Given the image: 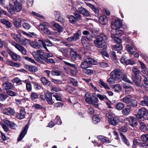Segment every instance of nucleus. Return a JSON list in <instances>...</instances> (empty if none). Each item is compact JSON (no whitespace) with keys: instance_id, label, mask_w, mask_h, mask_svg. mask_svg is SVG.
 I'll return each instance as SVG.
<instances>
[{"instance_id":"2f4dec72","label":"nucleus","mask_w":148,"mask_h":148,"mask_svg":"<svg viewBox=\"0 0 148 148\" xmlns=\"http://www.w3.org/2000/svg\"><path fill=\"white\" fill-rule=\"evenodd\" d=\"M8 53L11 58L14 61H16L17 60L18 56L16 53L13 52L11 50L9 51Z\"/></svg>"},{"instance_id":"7ed1b4c3","label":"nucleus","mask_w":148,"mask_h":148,"mask_svg":"<svg viewBox=\"0 0 148 148\" xmlns=\"http://www.w3.org/2000/svg\"><path fill=\"white\" fill-rule=\"evenodd\" d=\"M95 64L96 62L93 59L88 57L81 63L80 66L83 69L90 67L91 64L94 65Z\"/></svg>"},{"instance_id":"bf43d9fd","label":"nucleus","mask_w":148,"mask_h":148,"mask_svg":"<svg viewBox=\"0 0 148 148\" xmlns=\"http://www.w3.org/2000/svg\"><path fill=\"white\" fill-rule=\"evenodd\" d=\"M81 42L82 45L84 47L87 46L86 45L88 43V41L85 37H82L81 38Z\"/></svg>"},{"instance_id":"7c9ffc66","label":"nucleus","mask_w":148,"mask_h":148,"mask_svg":"<svg viewBox=\"0 0 148 148\" xmlns=\"http://www.w3.org/2000/svg\"><path fill=\"white\" fill-rule=\"evenodd\" d=\"M133 143H136L140 147H144L147 145V144L145 143L141 142L140 140L139 139L134 140Z\"/></svg>"},{"instance_id":"a18cd8bd","label":"nucleus","mask_w":148,"mask_h":148,"mask_svg":"<svg viewBox=\"0 0 148 148\" xmlns=\"http://www.w3.org/2000/svg\"><path fill=\"white\" fill-rule=\"evenodd\" d=\"M132 71L134 75H139L140 71L137 66H133L132 69Z\"/></svg>"},{"instance_id":"c03bdc74","label":"nucleus","mask_w":148,"mask_h":148,"mask_svg":"<svg viewBox=\"0 0 148 148\" xmlns=\"http://www.w3.org/2000/svg\"><path fill=\"white\" fill-rule=\"evenodd\" d=\"M115 34H112L111 35V37L112 39H114V41L117 43L120 44L121 42V40L119 37L116 36Z\"/></svg>"},{"instance_id":"5fc2aeb1","label":"nucleus","mask_w":148,"mask_h":148,"mask_svg":"<svg viewBox=\"0 0 148 148\" xmlns=\"http://www.w3.org/2000/svg\"><path fill=\"white\" fill-rule=\"evenodd\" d=\"M55 124L60 125L62 123V121L61 120L60 117L58 115H57L53 121Z\"/></svg>"},{"instance_id":"052dcab7","label":"nucleus","mask_w":148,"mask_h":148,"mask_svg":"<svg viewBox=\"0 0 148 148\" xmlns=\"http://www.w3.org/2000/svg\"><path fill=\"white\" fill-rule=\"evenodd\" d=\"M83 71L85 73L89 75H91L93 72V71L92 70L88 69L87 68L83 69Z\"/></svg>"},{"instance_id":"9b49d317","label":"nucleus","mask_w":148,"mask_h":148,"mask_svg":"<svg viewBox=\"0 0 148 148\" xmlns=\"http://www.w3.org/2000/svg\"><path fill=\"white\" fill-rule=\"evenodd\" d=\"M28 128V125H26L22 129V132L20 133L17 138V140L18 141H21L23 139L26 134Z\"/></svg>"},{"instance_id":"58836bf2","label":"nucleus","mask_w":148,"mask_h":148,"mask_svg":"<svg viewBox=\"0 0 148 148\" xmlns=\"http://www.w3.org/2000/svg\"><path fill=\"white\" fill-rule=\"evenodd\" d=\"M5 63L8 65L12 66H14L18 67L20 66V65L17 63H16L9 60H7L6 61Z\"/></svg>"},{"instance_id":"f257e3e1","label":"nucleus","mask_w":148,"mask_h":148,"mask_svg":"<svg viewBox=\"0 0 148 148\" xmlns=\"http://www.w3.org/2000/svg\"><path fill=\"white\" fill-rule=\"evenodd\" d=\"M107 40V36L103 33H101L96 36V39L94 41V44L97 48L105 49L107 47L106 42Z\"/></svg>"},{"instance_id":"aec40b11","label":"nucleus","mask_w":148,"mask_h":148,"mask_svg":"<svg viewBox=\"0 0 148 148\" xmlns=\"http://www.w3.org/2000/svg\"><path fill=\"white\" fill-rule=\"evenodd\" d=\"M78 11L86 16H89V14L88 10L85 8L82 7H80L78 8Z\"/></svg>"},{"instance_id":"37998d69","label":"nucleus","mask_w":148,"mask_h":148,"mask_svg":"<svg viewBox=\"0 0 148 148\" xmlns=\"http://www.w3.org/2000/svg\"><path fill=\"white\" fill-rule=\"evenodd\" d=\"M40 80L44 85L49 86L50 84V82L48 81L45 77H41L40 78Z\"/></svg>"},{"instance_id":"f3484780","label":"nucleus","mask_w":148,"mask_h":148,"mask_svg":"<svg viewBox=\"0 0 148 148\" xmlns=\"http://www.w3.org/2000/svg\"><path fill=\"white\" fill-rule=\"evenodd\" d=\"M132 80L137 86L140 87V86L142 78L139 75H134V76L132 78Z\"/></svg>"},{"instance_id":"c85d7f7f","label":"nucleus","mask_w":148,"mask_h":148,"mask_svg":"<svg viewBox=\"0 0 148 148\" xmlns=\"http://www.w3.org/2000/svg\"><path fill=\"white\" fill-rule=\"evenodd\" d=\"M99 20L102 25H105L107 23L108 18L106 15H103L99 18Z\"/></svg>"},{"instance_id":"864d4df0","label":"nucleus","mask_w":148,"mask_h":148,"mask_svg":"<svg viewBox=\"0 0 148 148\" xmlns=\"http://www.w3.org/2000/svg\"><path fill=\"white\" fill-rule=\"evenodd\" d=\"M92 121L95 124H97L100 121L99 117L97 115L94 116L92 118Z\"/></svg>"},{"instance_id":"ddd939ff","label":"nucleus","mask_w":148,"mask_h":148,"mask_svg":"<svg viewBox=\"0 0 148 148\" xmlns=\"http://www.w3.org/2000/svg\"><path fill=\"white\" fill-rule=\"evenodd\" d=\"M26 114L24 108H21L19 113H17L16 114V117L19 119H22L25 117Z\"/></svg>"},{"instance_id":"774afa93","label":"nucleus","mask_w":148,"mask_h":148,"mask_svg":"<svg viewBox=\"0 0 148 148\" xmlns=\"http://www.w3.org/2000/svg\"><path fill=\"white\" fill-rule=\"evenodd\" d=\"M97 96L101 101H103L104 99L106 100H108V98L105 95H101L99 94H98Z\"/></svg>"},{"instance_id":"473e14b6","label":"nucleus","mask_w":148,"mask_h":148,"mask_svg":"<svg viewBox=\"0 0 148 148\" xmlns=\"http://www.w3.org/2000/svg\"><path fill=\"white\" fill-rule=\"evenodd\" d=\"M120 135L123 142L127 146H129L130 145V142L125 136L121 133H120Z\"/></svg>"},{"instance_id":"423d86ee","label":"nucleus","mask_w":148,"mask_h":148,"mask_svg":"<svg viewBox=\"0 0 148 148\" xmlns=\"http://www.w3.org/2000/svg\"><path fill=\"white\" fill-rule=\"evenodd\" d=\"M126 103L127 102H126ZM127 107L122 110V113L124 116L128 115L130 112V108L129 106H131L132 107H135L137 105V102H127Z\"/></svg>"},{"instance_id":"c9c22d12","label":"nucleus","mask_w":148,"mask_h":148,"mask_svg":"<svg viewBox=\"0 0 148 148\" xmlns=\"http://www.w3.org/2000/svg\"><path fill=\"white\" fill-rule=\"evenodd\" d=\"M29 43H30L31 46L34 48L39 49L42 47L40 44H40H39L36 41H32L30 42Z\"/></svg>"},{"instance_id":"4468645a","label":"nucleus","mask_w":148,"mask_h":148,"mask_svg":"<svg viewBox=\"0 0 148 148\" xmlns=\"http://www.w3.org/2000/svg\"><path fill=\"white\" fill-rule=\"evenodd\" d=\"M10 3H12L14 5V6L16 8V11L17 12H19L22 9L21 3L20 1H18L17 0L14 1L11 0Z\"/></svg>"},{"instance_id":"a19ab883","label":"nucleus","mask_w":148,"mask_h":148,"mask_svg":"<svg viewBox=\"0 0 148 148\" xmlns=\"http://www.w3.org/2000/svg\"><path fill=\"white\" fill-rule=\"evenodd\" d=\"M121 80H122L127 82L130 83L131 84H132V82L128 79L126 75L123 73H121Z\"/></svg>"},{"instance_id":"2eb2a0df","label":"nucleus","mask_w":148,"mask_h":148,"mask_svg":"<svg viewBox=\"0 0 148 148\" xmlns=\"http://www.w3.org/2000/svg\"><path fill=\"white\" fill-rule=\"evenodd\" d=\"M24 66L27 71L32 72L35 73L38 71L37 67L36 66L27 64H24Z\"/></svg>"},{"instance_id":"69168bd1","label":"nucleus","mask_w":148,"mask_h":148,"mask_svg":"<svg viewBox=\"0 0 148 148\" xmlns=\"http://www.w3.org/2000/svg\"><path fill=\"white\" fill-rule=\"evenodd\" d=\"M31 99L32 100H34L38 98V95L35 92H32L31 95Z\"/></svg>"},{"instance_id":"49530a36","label":"nucleus","mask_w":148,"mask_h":148,"mask_svg":"<svg viewBox=\"0 0 148 148\" xmlns=\"http://www.w3.org/2000/svg\"><path fill=\"white\" fill-rule=\"evenodd\" d=\"M21 34H16L14 33H11V36L12 38L14 39L16 42L18 40L19 38L21 36Z\"/></svg>"},{"instance_id":"6ab92c4d","label":"nucleus","mask_w":148,"mask_h":148,"mask_svg":"<svg viewBox=\"0 0 148 148\" xmlns=\"http://www.w3.org/2000/svg\"><path fill=\"white\" fill-rule=\"evenodd\" d=\"M53 26L56 28L54 29L55 31V32L58 33V34H59L60 32H62L63 31V28L60 25L57 23H54L53 24Z\"/></svg>"},{"instance_id":"b1692460","label":"nucleus","mask_w":148,"mask_h":148,"mask_svg":"<svg viewBox=\"0 0 148 148\" xmlns=\"http://www.w3.org/2000/svg\"><path fill=\"white\" fill-rule=\"evenodd\" d=\"M82 33L83 35H85V36L84 37H85V38L89 41L92 40L93 36L88 31L85 30Z\"/></svg>"},{"instance_id":"f8f14e48","label":"nucleus","mask_w":148,"mask_h":148,"mask_svg":"<svg viewBox=\"0 0 148 148\" xmlns=\"http://www.w3.org/2000/svg\"><path fill=\"white\" fill-rule=\"evenodd\" d=\"M148 115V111L144 108H142L139 109L137 113V117L141 118Z\"/></svg>"},{"instance_id":"a211bd4d","label":"nucleus","mask_w":148,"mask_h":148,"mask_svg":"<svg viewBox=\"0 0 148 148\" xmlns=\"http://www.w3.org/2000/svg\"><path fill=\"white\" fill-rule=\"evenodd\" d=\"M17 42L23 45H25L30 42L29 40L25 38L22 35Z\"/></svg>"},{"instance_id":"412c9836","label":"nucleus","mask_w":148,"mask_h":148,"mask_svg":"<svg viewBox=\"0 0 148 148\" xmlns=\"http://www.w3.org/2000/svg\"><path fill=\"white\" fill-rule=\"evenodd\" d=\"M54 14L56 19L58 21L62 22L63 21V18L61 14H60V12L58 11H55Z\"/></svg>"},{"instance_id":"3c124183","label":"nucleus","mask_w":148,"mask_h":148,"mask_svg":"<svg viewBox=\"0 0 148 148\" xmlns=\"http://www.w3.org/2000/svg\"><path fill=\"white\" fill-rule=\"evenodd\" d=\"M132 97L130 95L126 96L123 99V102H132Z\"/></svg>"},{"instance_id":"f704fd0d","label":"nucleus","mask_w":148,"mask_h":148,"mask_svg":"<svg viewBox=\"0 0 148 148\" xmlns=\"http://www.w3.org/2000/svg\"><path fill=\"white\" fill-rule=\"evenodd\" d=\"M68 50L71 51L70 53V56L71 59L73 61H75L77 58V53L73 51H71V49L68 48Z\"/></svg>"},{"instance_id":"cd10ccee","label":"nucleus","mask_w":148,"mask_h":148,"mask_svg":"<svg viewBox=\"0 0 148 148\" xmlns=\"http://www.w3.org/2000/svg\"><path fill=\"white\" fill-rule=\"evenodd\" d=\"M1 22L7 28H10L12 27V24L10 22L5 19H2L1 20Z\"/></svg>"},{"instance_id":"09e8293b","label":"nucleus","mask_w":148,"mask_h":148,"mask_svg":"<svg viewBox=\"0 0 148 148\" xmlns=\"http://www.w3.org/2000/svg\"><path fill=\"white\" fill-rule=\"evenodd\" d=\"M21 22L20 20H16L14 22V26L17 28H19L21 27Z\"/></svg>"},{"instance_id":"1a4fd4ad","label":"nucleus","mask_w":148,"mask_h":148,"mask_svg":"<svg viewBox=\"0 0 148 148\" xmlns=\"http://www.w3.org/2000/svg\"><path fill=\"white\" fill-rule=\"evenodd\" d=\"M111 26L113 29L117 30L122 27V22L119 18H118L114 21L111 22Z\"/></svg>"},{"instance_id":"0eeeda50","label":"nucleus","mask_w":148,"mask_h":148,"mask_svg":"<svg viewBox=\"0 0 148 148\" xmlns=\"http://www.w3.org/2000/svg\"><path fill=\"white\" fill-rule=\"evenodd\" d=\"M38 41L39 43L43 45L44 48L47 51L49 52L46 47V46H51L52 45L51 42L48 39H39L38 40Z\"/></svg>"},{"instance_id":"680f3d73","label":"nucleus","mask_w":148,"mask_h":148,"mask_svg":"<svg viewBox=\"0 0 148 148\" xmlns=\"http://www.w3.org/2000/svg\"><path fill=\"white\" fill-rule=\"evenodd\" d=\"M67 66H69L70 67H73L75 69H77V66L75 64H73L70 63L65 62V68L68 67Z\"/></svg>"},{"instance_id":"79ce46f5","label":"nucleus","mask_w":148,"mask_h":148,"mask_svg":"<svg viewBox=\"0 0 148 148\" xmlns=\"http://www.w3.org/2000/svg\"><path fill=\"white\" fill-rule=\"evenodd\" d=\"M46 100L47 102H51L52 99V95L49 91H47L45 94Z\"/></svg>"},{"instance_id":"4d7b16f0","label":"nucleus","mask_w":148,"mask_h":148,"mask_svg":"<svg viewBox=\"0 0 148 148\" xmlns=\"http://www.w3.org/2000/svg\"><path fill=\"white\" fill-rule=\"evenodd\" d=\"M140 130L142 131H145L146 129V127L145 124L143 122H140Z\"/></svg>"},{"instance_id":"0e129e2a","label":"nucleus","mask_w":148,"mask_h":148,"mask_svg":"<svg viewBox=\"0 0 148 148\" xmlns=\"http://www.w3.org/2000/svg\"><path fill=\"white\" fill-rule=\"evenodd\" d=\"M124 106L125 105L123 103L119 102L116 106V108L118 110H121L124 107Z\"/></svg>"},{"instance_id":"6e6552de","label":"nucleus","mask_w":148,"mask_h":148,"mask_svg":"<svg viewBox=\"0 0 148 148\" xmlns=\"http://www.w3.org/2000/svg\"><path fill=\"white\" fill-rule=\"evenodd\" d=\"M47 24L46 23H42L39 25V27L44 34L48 35H51L52 33L48 29Z\"/></svg>"},{"instance_id":"6e6d98bb","label":"nucleus","mask_w":148,"mask_h":148,"mask_svg":"<svg viewBox=\"0 0 148 148\" xmlns=\"http://www.w3.org/2000/svg\"><path fill=\"white\" fill-rule=\"evenodd\" d=\"M99 84L101 85L105 89H110L108 85L102 80H99Z\"/></svg>"},{"instance_id":"bb28decb","label":"nucleus","mask_w":148,"mask_h":148,"mask_svg":"<svg viewBox=\"0 0 148 148\" xmlns=\"http://www.w3.org/2000/svg\"><path fill=\"white\" fill-rule=\"evenodd\" d=\"M126 47L128 52L132 54H134V50H137L136 47L133 44H132L131 46L128 45H127Z\"/></svg>"},{"instance_id":"e433bc0d","label":"nucleus","mask_w":148,"mask_h":148,"mask_svg":"<svg viewBox=\"0 0 148 148\" xmlns=\"http://www.w3.org/2000/svg\"><path fill=\"white\" fill-rule=\"evenodd\" d=\"M136 118L134 117L130 116L129 118H126L125 119V121L129 122V124L131 126L134 127L133 123L136 120Z\"/></svg>"},{"instance_id":"a878e982","label":"nucleus","mask_w":148,"mask_h":148,"mask_svg":"<svg viewBox=\"0 0 148 148\" xmlns=\"http://www.w3.org/2000/svg\"><path fill=\"white\" fill-rule=\"evenodd\" d=\"M15 113L14 110L11 108L5 109L3 111V113L8 115H13Z\"/></svg>"},{"instance_id":"13d9d810","label":"nucleus","mask_w":148,"mask_h":148,"mask_svg":"<svg viewBox=\"0 0 148 148\" xmlns=\"http://www.w3.org/2000/svg\"><path fill=\"white\" fill-rule=\"evenodd\" d=\"M79 12L78 11H76L74 13V14L75 16V18L77 20H80L82 18Z\"/></svg>"},{"instance_id":"c756f323","label":"nucleus","mask_w":148,"mask_h":148,"mask_svg":"<svg viewBox=\"0 0 148 148\" xmlns=\"http://www.w3.org/2000/svg\"><path fill=\"white\" fill-rule=\"evenodd\" d=\"M123 48L122 45L120 44H118L114 46V49L117 51V53L121 54V50Z\"/></svg>"},{"instance_id":"338daca9","label":"nucleus","mask_w":148,"mask_h":148,"mask_svg":"<svg viewBox=\"0 0 148 148\" xmlns=\"http://www.w3.org/2000/svg\"><path fill=\"white\" fill-rule=\"evenodd\" d=\"M142 140L143 142H146L148 140V135L143 134L141 136Z\"/></svg>"},{"instance_id":"ea45409f","label":"nucleus","mask_w":148,"mask_h":148,"mask_svg":"<svg viewBox=\"0 0 148 148\" xmlns=\"http://www.w3.org/2000/svg\"><path fill=\"white\" fill-rule=\"evenodd\" d=\"M97 138L98 139L102 141L103 143H109L110 140L109 139L106 137L103 136H98Z\"/></svg>"},{"instance_id":"4be33fe9","label":"nucleus","mask_w":148,"mask_h":148,"mask_svg":"<svg viewBox=\"0 0 148 148\" xmlns=\"http://www.w3.org/2000/svg\"><path fill=\"white\" fill-rule=\"evenodd\" d=\"M12 3H10V1L9 3V5L7 7V9L8 12L12 14H14L15 13L16 11V8L12 4Z\"/></svg>"},{"instance_id":"dca6fc26","label":"nucleus","mask_w":148,"mask_h":148,"mask_svg":"<svg viewBox=\"0 0 148 148\" xmlns=\"http://www.w3.org/2000/svg\"><path fill=\"white\" fill-rule=\"evenodd\" d=\"M75 70H73L69 68L66 67L65 68V73L69 74H70L72 76H76L77 74L78 71L77 69Z\"/></svg>"},{"instance_id":"8fccbe9b","label":"nucleus","mask_w":148,"mask_h":148,"mask_svg":"<svg viewBox=\"0 0 148 148\" xmlns=\"http://www.w3.org/2000/svg\"><path fill=\"white\" fill-rule=\"evenodd\" d=\"M67 18H68L69 21L71 23H74L77 21L75 17L73 15L67 16Z\"/></svg>"},{"instance_id":"f03ea898","label":"nucleus","mask_w":148,"mask_h":148,"mask_svg":"<svg viewBox=\"0 0 148 148\" xmlns=\"http://www.w3.org/2000/svg\"><path fill=\"white\" fill-rule=\"evenodd\" d=\"M33 55L37 61L42 64H44V60L45 57L49 55V53H45L43 50L40 49L33 52Z\"/></svg>"},{"instance_id":"603ef678","label":"nucleus","mask_w":148,"mask_h":148,"mask_svg":"<svg viewBox=\"0 0 148 148\" xmlns=\"http://www.w3.org/2000/svg\"><path fill=\"white\" fill-rule=\"evenodd\" d=\"M85 99L86 102H92V99L89 93H86L85 96Z\"/></svg>"},{"instance_id":"5701e85b","label":"nucleus","mask_w":148,"mask_h":148,"mask_svg":"<svg viewBox=\"0 0 148 148\" xmlns=\"http://www.w3.org/2000/svg\"><path fill=\"white\" fill-rule=\"evenodd\" d=\"M49 55L48 56H46L44 60V64H45V62L49 64L55 63V62L53 59L51 58L48 59L49 57H51L52 56V54L50 53H49Z\"/></svg>"},{"instance_id":"9d476101","label":"nucleus","mask_w":148,"mask_h":148,"mask_svg":"<svg viewBox=\"0 0 148 148\" xmlns=\"http://www.w3.org/2000/svg\"><path fill=\"white\" fill-rule=\"evenodd\" d=\"M82 34L80 30H78L77 32L73 35L67 38V40L71 42L73 41H76L80 38Z\"/></svg>"},{"instance_id":"72a5a7b5","label":"nucleus","mask_w":148,"mask_h":148,"mask_svg":"<svg viewBox=\"0 0 148 148\" xmlns=\"http://www.w3.org/2000/svg\"><path fill=\"white\" fill-rule=\"evenodd\" d=\"M4 88L5 90H9L13 88L12 84L9 82H5L3 84Z\"/></svg>"},{"instance_id":"393cba45","label":"nucleus","mask_w":148,"mask_h":148,"mask_svg":"<svg viewBox=\"0 0 148 148\" xmlns=\"http://www.w3.org/2000/svg\"><path fill=\"white\" fill-rule=\"evenodd\" d=\"M4 123L8 125L9 126L10 128L13 129H15L17 127L16 125L15 124L14 122L10 121L8 120H5Z\"/></svg>"},{"instance_id":"4c0bfd02","label":"nucleus","mask_w":148,"mask_h":148,"mask_svg":"<svg viewBox=\"0 0 148 148\" xmlns=\"http://www.w3.org/2000/svg\"><path fill=\"white\" fill-rule=\"evenodd\" d=\"M19 51L24 55L26 54L27 51L25 48L21 45L18 44L16 48Z\"/></svg>"},{"instance_id":"39448f33","label":"nucleus","mask_w":148,"mask_h":148,"mask_svg":"<svg viewBox=\"0 0 148 148\" xmlns=\"http://www.w3.org/2000/svg\"><path fill=\"white\" fill-rule=\"evenodd\" d=\"M121 71L119 69H115L110 74V76L115 80L119 82L121 81Z\"/></svg>"},{"instance_id":"de8ad7c7","label":"nucleus","mask_w":148,"mask_h":148,"mask_svg":"<svg viewBox=\"0 0 148 148\" xmlns=\"http://www.w3.org/2000/svg\"><path fill=\"white\" fill-rule=\"evenodd\" d=\"M69 81H70L71 83L72 84L73 86H77L78 85V82L77 80L72 77H69Z\"/></svg>"},{"instance_id":"20e7f679","label":"nucleus","mask_w":148,"mask_h":148,"mask_svg":"<svg viewBox=\"0 0 148 148\" xmlns=\"http://www.w3.org/2000/svg\"><path fill=\"white\" fill-rule=\"evenodd\" d=\"M106 115L110 123L112 125L116 126L119 122V117L118 116H113L109 112H107Z\"/></svg>"},{"instance_id":"e2e57ef3","label":"nucleus","mask_w":148,"mask_h":148,"mask_svg":"<svg viewBox=\"0 0 148 148\" xmlns=\"http://www.w3.org/2000/svg\"><path fill=\"white\" fill-rule=\"evenodd\" d=\"M116 31V34H115L116 35H117L119 36H121L125 34V32L119 29Z\"/></svg>"}]
</instances>
